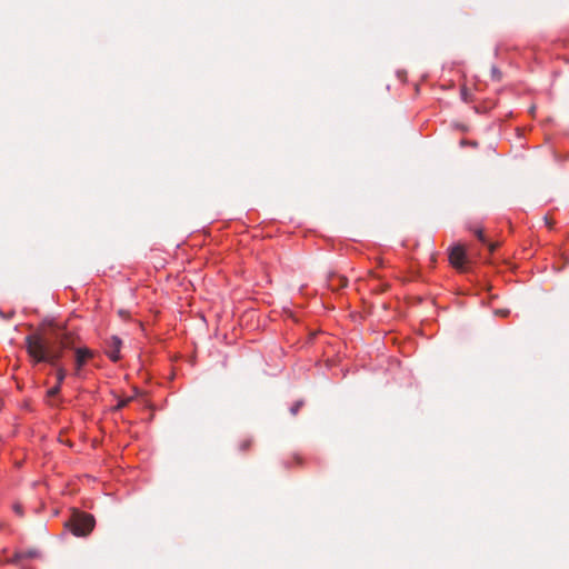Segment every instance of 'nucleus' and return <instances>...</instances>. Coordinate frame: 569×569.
Masks as SVG:
<instances>
[{"label":"nucleus","mask_w":569,"mask_h":569,"mask_svg":"<svg viewBox=\"0 0 569 569\" xmlns=\"http://www.w3.org/2000/svg\"><path fill=\"white\" fill-rule=\"evenodd\" d=\"M498 52H503L508 50L507 43L500 42L497 47Z\"/></svg>","instance_id":"obj_13"},{"label":"nucleus","mask_w":569,"mask_h":569,"mask_svg":"<svg viewBox=\"0 0 569 569\" xmlns=\"http://www.w3.org/2000/svg\"><path fill=\"white\" fill-rule=\"evenodd\" d=\"M449 262L455 269L466 271L469 262L466 248L461 244L451 247L449 251Z\"/></svg>","instance_id":"obj_4"},{"label":"nucleus","mask_w":569,"mask_h":569,"mask_svg":"<svg viewBox=\"0 0 569 569\" xmlns=\"http://www.w3.org/2000/svg\"><path fill=\"white\" fill-rule=\"evenodd\" d=\"M74 350V368L73 375L80 377L83 367L96 357V351L88 347L72 348Z\"/></svg>","instance_id":"obj_3"},{"label":"nucleus","mask_w":569,"mask_h":569,"mask_svg":"<svg viewBox=\"0 0 569 569\" xmlns=\"http://www.w3.org/2000/svg\"><path fill=\"white\" fill-rule=\"evenodd\" d=\"M129 401H130V399H123V400H120V401L118 402V405H117L116 409H118V410H119V409L124 408V407L128 405V402H129Z\"/></svg>","instance_id":"obj_12"},{"label":"nucleus","mask_w":569,"mask_h":569,"mask_svg":"<svg viewBox=\"0 0 569 569\" xmlns=\"http://www.w3.org/2000/svg\"><path fill=\"white\" fill-rule=\"evenodd\" d=\"M94 527V518L87 512H77L70 519V529L73 535L84 537L89 535Z\"/></svg>","instance_id":"obj_2"},{"label":"nucleus","mask_w":569,"mask_h":569,"mask_svg":"<svg viewBox=\"0 0 569 569\" xmlns=\"http://www.w3.org/2000/svg\"><path fill=\"white\" fill-rule=\"evenodd\" d=\"M39 553L34 550L29 551H16L9 559L8 562L21 563L24 559L37 558Z\"/></svg>","instance_id":"obj_6"},{"label":"nucleus","mask_w":569,"mask_h":569,"mask_svg":"<svg viewBox=\"0 0 569 569\" xmlns=\"http://www.w3.org/2000/svg\"><path fill=\"white\" fill-rule=\"evenodd\" d=\"M460 146L461 147L477 148L478 147V142L477 141L467 140V139H462L460 141Z\"/></svg>","instance_id":"obj_11"},{"label":"nucleus","mask_w":569,"mask_h":569,"mask_svg":"<svg viewBox=\"0 0 569 569\" xmlns=\"http://www.w3.org/2000/svg\"><path fill=\"white\" fill-rule=\"evenodd\" d=\"M251 445H252V441L250 439H243L240 442L239 448L241 451H248L251 448Z\"/></svg>","instance_id":"obj_10"},{"label":"nucleus","mask_w":569,"mask_h":569,"mask_svg":"<svg viewBox=\"0 0 569 569\" xmlns=\"http://www.w3.org/2000/svg\"><path fill=\"white\" fill-rule=\"evenodd\" d=\"M61 391V387L58 386V385H54L53 387H51L50 389H48L47 391V397L48 398H53V397H57Z\"/></svg>","instance_id":"obj_8"},{"label":"nucleus","mask_w":569,"mask_h":569,"mask_svg":"<svg viewBox=\"0 0 569 569\" xmlns=\"http://www.w3.org/2000/svg\"><path fill=\"white\" fill-rule=\"evenodd\" d=\"M293 459H295V461H296V463H297V465H301V463H302V458H301V456H299V455H295V456H293Z\"/></svg>","instance_id":"obj_15"},{"label":"nucleus","mask_w":569,"mask_h":569,"mask_svg":"<svg viewBox=\"0 0 569 569\" xmlns=\"http://www.w3.org/2000/svg\"><path fill=\"white\" fill-rule=\"evenodd\" d=\"M473 233L476 234V237L478 238V240L488 246V249H489V252L492 253L495 252V250L498 248V242H490L487 240L486 236H485V232L482 230V228L478 227L473 230Z\"/></svg>","instance_id":"obj_7"},{"label":"nucleus","mask_w":569,"mask_h":569,"mask_svg":"<svg viewBox=\"0 0 569 569\" xmlns=\"http://www.w3.org/2000/svg\"><path fill=\"white\" fill-rule=\"evenodd\" d=\"M77 336L67 330L54 333L34 332L26 337V350L33 365L49 363L56 367V385L62 387L67 370L59 362L64 350L73 348Z\"/></svg>","instance_id":"obj_1"},{"label":"nucleus","mask_w":569,"mask_h":569,"mask_svg":"<svg viewBox=\"0 0 569 569\" xmlns=\"http://www.w3.org/2000/svg\"><path fill=\"white\" fill-rule=\"evenodd\" d=\"M122 347V341L119 337L112 336L106 341V355L112 361L117 362L120 360V351Z\"/></svg>","instance_id":"obj_5"},{"label":"nucleus","mask_w":569,"mask_h":569,"mask_svg":"<svg viewBox=\"0 0 569 569\" xmlns=\"http://www.w3.org/2000/svg\"><path fill=\"white\" fill-rule=\"evenodd\" d=\"M337 280H338V282H339V283H338V286H339L340 288L346 287V286H347V283H348L347 279H346V278H342V277H339Z\"/></svg>","instance_id":"obj_14"},{"label":"nucleus","mask_w":569,"mask_h":569,"mask_svg":"<svg viewBox=\"0 0 569 569\" xmlns=\"http://www.w3.org/2000/svg\"><path fill=\"white\" fill-rule=\"evenodd\" d=\"M302 406H303V401H302V400H298V401H296V402L291 406V408H290V412H291V415L296 416V415L299 412V410L302 408Z\"/></svg>","instance_id":"obj_9"},{"label":"nucleus","mask_w":569,"mask_h":569,"mask_svg":"<svg viewBox=\"0 0 569 569\" xmlns=\"http://www.w3.org/2000/svg\"><path fill=\"white\" fill-rule=\"evenodd\" d=\"M14 510L17 513L22 515L20 506H14Z\"/></svg>","instance_id":"obj_16"}]
</instances>
